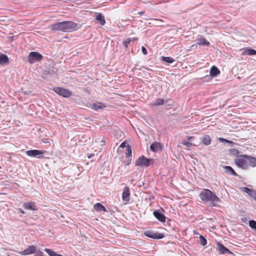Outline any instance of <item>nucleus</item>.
Returning <instances> with one entry per match:
<instances>
[{"label": "nucleus", "mask_w": 256, "mask_h": 256, "mask_svg": "<svg viewBox=\"0 0 256 256\" xmlns=\"http://www.w3.org/2000/svg\"><path fill=\"white\" fill-rule=\"evenodd\" d=\"M248 166H250L252 167L256 166V158L248 156Z\"/></svg>", "instance_id": "21"}, {"label": "nucleus", "mask_w": 256, "mask_h": 256, "mask_svg": "<svg viewBox=\"0 0 256 256\" xmlns=\"http://www.w3.org/2000/svg\"><path fill=\"white\" fill-rule=\"evenodd\" d=\"M36 252V248L34 246L31 245L23 251H20L19 254L21 255H29L35 254Z\"/></svg>", "instance_id": "9"}, {"label": "nucleus", "mask_w": 256, "mask_h": 256, "mask_svg": "<svg viewBox=\"0 0 256 256\" xmlns=\"http://www.w3.org/2000/svg\"><path fill=\"white\" fill-rule=\"evenodd\" d=\"M234 163L239 168L247 169L248 167V156L244 154L238 156L234 159Z\"/></svg>", "instance_id": "3"}, {"label": "nucleus", "mask_w": 256, "mask_h": 256, "mask_svg": "<svg viewBox=\"0 0 256 256\" xmlns=\"http://www.w3.org/2000/svg\"><path fill=\"white\" fill-rule=\"evenodd\" d=\"M44 143L47 142L46 140L44 141Z\"/></svg>", "instance_id": "42"}, {"label": "nucleus", "mask_w": 256, "mask_h": 256, "mask_svg": "<svg viewBox=\"0 0 256 256\" xmlns=\"http://www.w3.org/2000/svg\"><path fill=\"white\" fill-rule=\"evenodd\" d=\"M42 58L43 56L37 52H30L28 58V62L30 64L40 61Z\"/></svg>", "instance_id": "5"}, {"label": "nucleus", "mask_w": 256, "mask_h": 256, "mask_svg": "<svg viewBox=\"0 0 256 256\" xmlns=\"http://www.w3.org/2000/svg\"><path fill=\"white\" fill-rule=\"evenodd\" d=\"M44 152V150H29L26 152L27 156L30 157H36L42 158V154Z\"/></svg>", "instance_id": "8"}, {"label": "nucleus", "mask_w": 256, "mask_h": 256, "mask_svg": "<svg viewBox=\"0 0 256 256\" xmlns=\"http://www.w3.org/2000/svg\"><path fill=\"white\" fill-rule=\"evenodd\" d=\"M228 152L232 156H237L239 154L240 152L238 150L235 148L230 149Z\"/></svg>", "instance_id": "28"}, {"label": "nucleus", "mask_w": 256, "mask_h": 256, "mask_svg": "<svg viewBox=\"0 0 256 256\" xmlns=\"http://www.w3.org/2000/svg\"><path fill=\"white\" fill-rule=\"evenodd\" d=\"M94 156V154H90V156H88V158H90Z\"/></svg>", "instance_id": "41"}, {"label": "nucleus", "mask_w": 256, "mask_h": 256, "mask_svg": "<svg viewBox=\"0 0 256 256\" xmlns=\"http://www.w3.org/2000/svg\"><path fill=\"white\" fill-rule=\"evenodd\" d=\"M198 44L199 45H204L206 46H209L210 45V43L205 38H200L198 39Z\"/></svg>", "instance_id": "24"}, {"label": "nucleus", "mask_w": 256, "mask_h": 256, "mask_svg": "<svg viewBox=\"0 0 256 256\" xmlns=\"http://www.w3.org/2000/svg\"><path fill=\"white\" fill-rule=\"evenodd\" d=\"M162 60L168 64H171L174 62V58L169 56L162 57Z\"/></svg>", "instance_id": "26"}, {"label": "nucleus", "mask_w": 256, "mask_h": 256, "mask_svg": "<svg viewBox=\"0 0 256 256\" xmlns=\"http://www.w3.org/2000/svg\"><path fill=\"white\" fill-rule=\"evenodd\" d=\"M200 244L203 246H205L207 244L206 240L202 236H200Z\"/></svg>", "instance_id": "31"}, {"label": "nucleus", "mask_w": 256, "mask_h": 256, "mask_svg": "<svg viewBox=\"0 0 256 256\" xmlns=\"http://www.w3.org/2000/svg\"><path fill=\"white\" fill-rule=\"evenodd\" d=\"M130 38H128L124 40L122 42V44H123L124 46H125L126 48H127L128 46V44L130 43Z\"/></svg>", "instance_id": "33"}, {"label": "nucleus", "mask_w": 256, "mask_h": 256, "mask_svg": "<svg viewBox=\"0 0 256 256\" xmlns=\"http://www.w3.org/2000/svg\"><path fill=\"white\" fill-rule=\"evenodd\" d=\"M94 208L97 212H106V208L100 203H96L94 204Z\"/></svg>", "instance_id": "22"}, {"label": "nucleus", "mask_w": 256, "mask_h": 256, "mask_svg": "<svg viewBox=\"0 0 256 256\" xmlns=\"http://www.w3.org/2000/svg\"><path fill=\"white\" fill-rule=\"evenodd\" d=\"M182 144L184 145V146H186L188 147H190V146H192V143H191L190 142H189L188 141H186V140H184Z\"/></svg>", "instance_id": "34"}, {"label": "nucleus", "mask_w": 256, "mask_h": 256, "mask_svg": "<svg viewBox=\"0 0 256 256\" xmlns=\"http://www.w3.org/2000/svg\"><path fill=\"white\" fill-rule=\"evenodd\" d=\"M44 254L43 252H42V251L40 250H36V256H44Z\"/></svg>", "instance_id": "35"}, {"label": "nucleus", "mask_w": 256, "mask_h": 256, "mask_svg": "<svg viewBox=\"0 0 256 256\" xmlns=\"http://www.w3.org/2000/svg\"><path fill=\"white\" fill-rule=\"evenodd\" d=\"M78 24L72 21H64L54 24L50 26V29L52 31L70 32L76 29Z\"/></svg>", "instance_id": "1"}, {"label": "nucleus", "mask_w": 256, "mask_h": 256, "mask_svg": "<svg viewBox=\"0 0 256 256\" xmlns=\"http://www.w3.org/2000/svg\"><path fill=\"white\" fill-rule=\"evenodd\" d=\"M44 143L47 142L46 140L44 141Z\"/></svg>", "instance_id": "43"}, {"label": "nucleus", "mask_w": 256, "mask_h": 256, "mask_svg": "<svg viewBox=\"0 0 256 256\" xmlns=\"http://www.w3.org/2000/svg\"><path fill=\"white\" fill-rule=\"evenodd\" d=\"M9 63V60L8 56L4 54H1L0 55V64L4 65L8 64Z\"/></svg>", "instance_id": "16"}, {"label": "nucleus", "mask_w": 256, "mask_h": 256, "mask_svg": "<svg viewBox=\"0 0 256 256\" xmlns=\"http://www.w3.org/2000/svg\"><path fill=\"white\" fill-rule=\"evenodd\" d=\"M122 198L124 201L126 202H128L130 200V190L129 188L127 186L124 188L122 194Z\"/></svg>", "instance_id": "12"}, {"label": "nucleus", "mask_w": 256, "mask_h": 256, "mask_svg": "<svg viewBox=\"0 0 256 256\" xmlns=\"http://www.w3.org/2000/svg\"><path fill=\"white\" fill-rule=\"evenodd\" d=\"M144 12H138V14L140 15H142L144 14Z\"/></svg>", "instance_id": "40"}, {"label": "nucleus", "mask_w": 256, "mask_h": 256, "mask_svg": "<svg viewBox=\"0 0 256 256\" xmlns=\"http://www.w3.org/2000/svg\"><path fill=\"white\" fill-rule=\"evenodd\" d=\"M164 100L162 98H158L156 99L153 102L152 105L153 106H158L164 104Z\"/></svg>", "instance_id": "25"}, {"label": "nucleus", "mask_w": 256, "mask_h": 256, "mask_svg": "<svg viewBox=\"0 0 256 256\" xmlns=\"http://www.w3.org/2000/svg\"><path fill=\"white\" fill-rule=\"evenodd\" d=\"M54 91L64 98H68L72 94V92L61 87L54 88Z\"/></svg>", "instance_id": "7"}, {"label": "nucleus", "mask_w": 256, "mask_h": 256, "mask_svg": "<svg viewBox=\"0 0 256 256\" xmlns=\"http://www.w3.org/2000/svg\"><path fill=\"white\" fill-rule=\"evenodd\" d=\"M150 148L153 152H157L161 148V144L158 142H154L150 144Z\"/></svg>", "instance_id": "15"}, {"label": "nucleus", "mask_w": 256, "mask_h": 256, "mask_svg": "<svg viewBox=\"0 0 256 256\" xmlns=\"http://www.w3.org/2000/svg\"><path fill=\"white\" fill-rule=\"evenodd\" d=\"M200 197L204 203L210 202L214 206H216L220 202V198L208 189H204L200 192Z\"/></svg>", "instance_id": "2"}, {"label": "nucleus", "mask_w": 256, "mask_h": 256, "mask_svg": "<svg viewBox=\"0 0 256 256\" xmlns=\"http://www.w3.org/2000/svg\"><path fill=\"white\" fill-rule=\"evenodd\" d=\"M153 214L154 217L162 222H166V217L162 214L159 210H156L153 212Z\"/></svg>", "instance_id": "11"}, {"label": "nucleus", "mask_w": 256, "mask_h": 256, "mask_svg": "<svg viewBox=\"0 0 256 256\" xmlns=\"http://www.w3.org/2000/svg\"><path fill=\"white\" fill-rule=\"evenodd\" d=\"M224 168L226 174L233 176H237V174L234 172V170L230 166H224Z\"/></svg>", "instance_id": "19"}, {"label": "nucleus", "mask_w": 256, "mask_h": 256, "mask_svg": "<svg viewBox=\"0 0 256 256\" xmlns=\"http://www.w3.org/2000/svg\"><path fill=\"white\" fill-rule=\"evenodd\" d=\"M201 141L202 143L206 146L210 145L212 142L210 137L208 135H205L202 138Z\"/></svg>", "instance_id": "18"}, {"label": "nucleus", "mask_w": 256, "mask_h": 256, "mask_svg": "<svg viewBox=\"0 0 256 256\" xmlns=\"http://www.w3.org/2000/svg\"><path fill=\"white\" fill-rule=\"evenodd\" d=\"M126 154L127 157H129L132 156V149L130 146L128 144L126 146Z\"/></svg>", "instance_id": "30"}, {"label": "nucleus", "mask_w": 256, "mask_h": 256, "mask_svg": "<svg viewBox=\"0 0 256 256\" xmlns=\"http://www.w3.org/2000/svg\"><path fill=\"white\" fill-rule=\"evenodd\" d=\"M249 226L254 230H256V221L254 220H250L249 221Z\"/></svg>", "instance_id": "32"}, {"label": "nucleus", "mask_w": 256, "mask_h": 256, "mask_svg": "<svg viewBox=\"0 0 256 256\" xmlns=\"http://www.w3.org/2000/svg\"><path fill=\"white\" fill-rule=\"evenodd\" d=\"M220 74V71L216 66H212L210 70V75L212 77L216 76Z\"/></svg>", "instance_id": "17"}, {"label": "nucleus", "mask_w": 256, "mask_h": 256, "mask_svg": "<svg viewBox=\"0 0 256 256\" xmlns=\"http://www.w3.org/2000/svg\"><path fill=\"white\" fill-rule=\"evenodd\" d=\"M104 106L100 105H98L96 104H93L91 105L90 108L95 110H98L102 109Z\"/></svg>", "instance_id": "29"}, {"label": "nucleus", "mask_w": 256, "mask_h": 256, "mask_svg": "<svg viewBox=\"0 0 256 256\" xmlns=\"http://www.w3.org/2000/svg\"><path fill=\"white\" fill-rule=\"evenodd\" d=\"M19 211L20 212L21 214H25V212L22 209H19Z\"/></svg>", "instance_id": "38"}, {"label": "nucleus", "mask_w": 256, "mask_h": 256, "mask_svg": "<svg viewBox=\"0 0 256 256\" xmlns=\"http://www.w3.org/2000/svg\"><path fill=\"white\" fill-rule=\"evenodd\" d=\"M244 192H246L248 196H251L254 200H256V190H251L248 188H243Z\"/></svg>", "instance_id": "14"}, {"label": "nucleus", "mask_w": 256, "mask_h": 256, "mask_svg": "<svg viewBox=\"0 0 256 256\" xmlns=\"http://www.w3.org/2000/svg\"><path fill=\"white\" fill-rule=\"evenodd\" d=\"M77 168L78 169H79L80 166H78Z\"/></svg>", "instance_id": "44"}, {"label": "nucleus", "mask_w": 256, "mask_h": 256, "mask_svg": "<svg viewBox=\"0 0 256 256\" xmlns=\"http://www.w3.org/2000/svg\"><path fill=\"white\" fill-rule=\"evenodd\" d=\"M243 54L246 55L253 56L256 54V50L252 48H246L244 50Z\"/></svg>", "instance_id": "23"}, {"label": "nucleus", "mask_w": 256, "mask_h": 256, "mask_svg": "<svg viewBox=\"0 0 256 256\" xmlns=\"http://www.w3.org/2000/svg\"><path fill=\"white\" fill-rule=\"evenodd\" d=\"M194 137L192 136H188L187 139L188 140H191Z\"/></svg>", "instance_id": "39"}, {"label": "nucleus", "mask_w": 256, "mask_h": 256, "mask_svg": "<svg viewBox=\"0 0 256 256\" xmlns=\"http://www.w3.org/2000/svg\"><path fill=\"white\" fill-rule=\"evenodd\" d=\"M218 140L221 142H225L228 144H230L232 146L234 144V143L232 141L226 140L223 138H218Z\"/></svg>", "instance_id": "27"}, {"label": "nucleus", "mask_w": 256, "mask_h": 256, "mask_svg": "<svg viewBox=\"0 0 256 256\" xmlns=\"http://www.w3.org/2000/svg\"><path fill=\"white\" fill-rule=\"evenodd\" d=\"M126 142H122L120 145V148H124L125 147H126Z\"/></svg>", "instance_id": "37"}, {"label": "nucleus", "mask_w": 256, "mask_h": 256, "mask_svg": "<svg viewBox=\"0 0 256 256\" xmlns=\"http://www.w3.org/2000/svg\"><path fill=\"white\" fill-rule=\"evenodd\" d=\"M142 52L143 53V54L144 55L148 53L146 48L145 47H144V46H142Z\"/></svg>", "instance_id": "36"}, {"label": "nucleus", "mask_w": 256, "mask_h": 256, "mask_svg": "<svg viewBox=\"0 0 256 256\" xmlns=\"http://www.w3.org/2000/svg\"><path fill=\"white\" fill-rule=\"evenodd\" d=\"M23 208L24 209L30 210H36L38 208L35 204L34 202H25L22 205Z\"/></svg>", "instance_id": "13"}, {"label": "nucleus", "mask_w": 256, "mask_h": 256, "mask_svg": "<svg viewBox=\"0 0 256 256\" xmlns=\"http://www.w3.org/2000/svg\"><path fill=\"white\" fill-rule=\"evenodd\" d=\"M96 20L98 21L99 23L102 26H104L106 23L104 17L101 13L96 16Z\"/></svg>", "instance_id": "20"}, {"label": "nucleus", "mask_w": 256, "mask_h": 256, "mask_svg": "<svg viewBox=\"0 0 256 256\" xmlns=\"http://www.w3.org/2000/svg\"><path fill=\"white\" fill-rule=\"evenodd\" d=\"M217 249L220 254H232V252L220 242L217 243Z\"/></svg>", "instance_id": "10"}, {"label": "nucleus", "mask_w": 256, "mask_h": 256, "mask_svg": "<svg viewBox=\"0 0 256 256\" xmlns=\"http://www.w3.org/2000/svg\"><path fill=\"white\" fill-rule=\"evenodd\" d=\"M154 159L148 158L144 156H141L136 161L135 164L137 166H144L148 167L154 162Z\"/></svg>", "instance_id": "4"}, {"label": "nucleus", "mask_w": 256, "mask_h": 256, "mask_svg": "<svg viewBox=\"0 0 256 256\" xmlns=\"http://www.w3.org/2000/svg\"><path fill=\"white\" fill-rule=\"evenodd\" d=\"M144 234L148 238L156 240L162 239L164 237V234L157 232H154L151 230H146L144 232Z\"/></svg>", "instance_id": "6"}]
</instances>
